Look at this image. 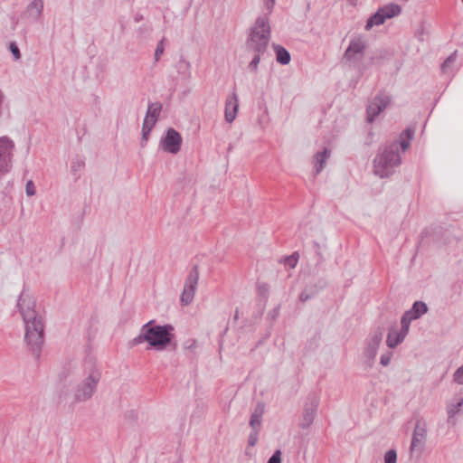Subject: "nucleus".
<instances>
[{
	"label": "nucleus",
	"instance_id": "obj_1",
	"mask_svg": "<svg viewBox=\"0 0 463 463\" xmlns=\"http://www.w3.org/2000/svg\"><path fill=\"white\" fill-rule=\"evenodd\" d=\"M413 136L411 129H406L401 135L400 141H392L383 150L379 151L373 160V173L381 178H385L392 175L394 167L402 163L399 154V147L405 151L410 146L409 139Z\"/></svg>",
	"mask_w": 463,
	"mask_h": 463
},
{
	"label": "nucleus",
	"instance_id": "obj_2",
	"mask_svg": "<svg viewBox=\"0 0 463 463\" xmlns=\"http://www.w3.org/2000/svg\"><path fill=\"white\" fill-rule=\"evenodd\" d=\"M101 368L96 360L86 359L82 364L81 380L73 388V402L82 403L96 393L101 380Z\"/></svg>",
	"mask_w": 463,
	"mask_h": 463
},
{
	"label": "nucleus",
	"instance_id": "obj_3",
	"mask_svg": "<svg viewBox=\"0 0 463 463\" xmlns=\"http://www.w3.org/2000/svg\"><path fill=\"white\" fill-rule=\"evenodd\" d=\"M174 327L171 325L157 326L151 320L145 324L139 335L133 339L135 345L146 342L152 348L162 351L172 343Z\"/></svg>",
	"mask_w": 463,
	"mask_h": 463
},
{
	"label": "nucleus",
	"instance_id": "obj_4",
	"mask_svg": "<svg viewBox=\"0 0 463 463\" xmlns=\"http://www.w3.org/2000/svg\"><path fill=\"white\" fill-rule=\"evenodd\" d=\"M270 39V27L267 16H260L247 40V49L253 52L264 53Z\"/></svg>",
	"mask_w": 463,
	"mask_h": 463
},
{
	"label": "nucleus",
	"instance_id": "obj_5",
	"mask_svg": "<svg viewBox=\"0 0 463 463\" xmlns=\"http://www.w3.org/2000/svg\"><path fill=\"white\" fill-rule=\"evenodd\" d=\"M24 342L33 355L39 357L43 344L44 325L42 317L24 320Z\"/></svg>",
	"mask_w": 463,
	"mask_h": 463
},
{
	"label": "nucleus",
	"instance_id": "obj_6",
	"mask_svg": "<svg viewBox=\"0 0 463 463\" xmlns=\"http://www.w3.org/2000/svg\"><path fill=\"white\" fill-rule=\"evenodd\" d=\"M14 148V142L10 137H0V175H6L12 170Z\"/></svg>",
	"mask_w": 463,
	"mask_h": 463
},
{
	"label": "nucleus",
	"instance_id": "obj_7",
	"mask_svg": "<svg viewBox=\"0 0 463 463\" xmlns=\"http://www.w3.org/2000/svg\"><path fill=\"white\" fill-rule=\"evenodd\" d=\"M427 433L428 430L426 423L424 421L418 420L412 432V438L410 446L411 457H420L425 449Z\"/></svg>",
	"mask_w": 463,
	"mask_h": 463
},
{
	"label": "nucleus",
	"instance_id": "obj_8",
	"mask_svg": "<svg viewBox=\"0 0 463 463\" xmlns=\"http://www.w3.org/2000/svg\"><path fill=\"white\" fill-rule=\"evenodd\" d=\"M400 13L401 7L396 4H391L381 7L367 20L365 30L369 31L375 25H381L386 21V19H391L398 15Z\"/></svg>",
	"mask_w": 463,
	"mask_h": 463
},
{
	"label": "nucleus",
	"instance_id": "obj_9",
	"mask_svg": "<svg viewBox=\"0 0 463 463\" xmlns=\"http://www.w3.org/2000/svg\"><path fill=\"white\" fill-rule=\"evenodd\" d=\"M199 280V270L197 266L193 267L191 269L187 279H185V283L184 286L183 292L180 297L181 303L184 306H188L194 300L195 291L197 288Z\"/></svg>",
	"mask_w": 463,
	"mask_h": 463
},
{
	"label": "nucleus",
	"instance_id": "obj_10",
	"mask_svg": "<svg viewBox=\"0 0 463 463\" xmlns=\"http://www.w3.org/2000/svg\"><path fill=\"white\" fill-rule=\"evenodd\" d=\"M17 307L23 317V320L41 317L34 309L35 300L33 297L26 290H23L19 296Z\"/></svg>",
	"mask_w": 463,
	"mask_h": 463
},
{
	"label": "nucleus",
	"instance_id": "obj_11",
	"mask_svg": "<svg viewBox=\"0 0 463 463\" xmlns=\"http://www.w3.org/2000/svg\"><path fill=\"white\" fill-rule=\"evenodd\" d=\"M182 140L181 135L175 129L168 128L159 142V147L165 152L175 155L181 149Z\"/></svg>",
	"mask_w": 463,
	"mask_h": 463
},
{
	"label": "nucleus",
	"instance_id": "obj_12",
	"mask_svg": "<svg viewBox=\"0 0 463 463\" xmlns=\"http://www.w3.org/2000/svg\"><path fill=\"white\" fill-rule=\"evenodd\" d=\"M383 335V328L377 327L368 337L366 347L364 349V356L367 359L369 366L373 365L376 356L379 345Z\"/></svg>",
	"mask_w": 463,
	"mask_h": 463
},
{
	"label": "nucleus",
	"instance_id": "obj_13",
	"mask_svg": "<svg viewBox=\"0 0 463 463\" xmlns=\"http://www.w3.org/2000/svg\"><path fill=\"white\" fill-rule=\"evenodd\" d=\"M391 98L385 93H379L367 106V121L373 122L374 118L390 104Z\"/></svg>",
	"mask_w": 463,
	"mask_h": 463
},
{
	"label": "nucleus",
	"instance_id": "obj_14",
	"mask_svg": "<svg viewBox=\"0 0 463 463\" xmlns=\"http://www.w3.org/2000/svg\"><path fill=\"white\" fill-rule=\"evenodd\" d=\"M319 405V398L316 394H311L306 402L303 419L300 424L301 428H308L314 421Z\"/></svg>",
	"mask_w": 463,
	"mask_h": 463
},
{
	"label": "nucleus",
	"instance_id": "obj_15",
	"mask_svg": "<svg viewBox=\"0 0 463 463\" xmlns=\"http://www.w3.org/2000/svg\"><path fill=\"white\" fill-rule=\"evenodd\" d=\"M365 47L366 40L364 37L358 36L352 39L345 52V58L350 61H357L363 56Z\"/></svg>",
	"mask_w": 463,
	"mask_h": 463
},
{
	"label": "nucleus",
	"instance_id": "obj_16",
	"mask_svg": "<svg viewBox=\"0 0 463 463\" xmlns=\"http://www.w3.org/2000/svg\"><path fill=\"white\" fill-rule=\"evenodd\" d=\"M239 109V100L236 93H232L231 96H229L226 99L225 103V120L228 123H232L238 112Z\"/></svg>",
	"mask_w": 463,
	"mask_h": 463
},
{
	"label": "nucleus",
	"instance_id": "obj_17",
	"mask_svg": "<svg viewBox=\"0 0 463 463\" xmlns=\"http://www.w3.org/2000/svg\"><path fill=\"white\" fill-rule=\"evenodd\" d=\"M463 410V395H458L453 398L451 402L447 407L448 422L451 425H455L456 421L454 417L457 413Z\"/></svg>",
	"mask_w": 463,
	"mask_h": 463
},
{
	"label": "nucleus",
	"instance_id": "obj_18",
	"mask_svg": "<svg viewBox=\"0 0 463 463\" xmlns=\"http://www.w3.org/2000/svg\"><path fill=\"white\" fill-rule=\"evenodd\" d=\"M265 412V405L262 402H259L254 411H252L250 419V426L251 430H260L262 417Z\"/></svg>",
	"mask_w": 463,
	"mask_h": 463
},
{
	"label": "nucleus",
	"instance_id": "obj_19",
	"mask_svg": "<svg viewBox=\"0 0 463 463\" xmlns=\"http://www.w3.org/2000/svg\"><path fill=\"white\" fill-rule=\"evenodd\" d=\"M408 333H403V330H398L396 327H392L387 335L386 344L390 348H394L403 342Z\"/></svg>",
	"mask_w": 463,
	"mask_h": 463
},
{
	"label": "nucleus",
	"instance_id": "obj_20",
	"mask_svg": "<svg viewBox=\"0 0 463 463\" xmlns=\"http://www.w3.org/2000/svg\"><path fill=\"white\" fill-rule=\"evenodd\" d=\"M330 156V150L324 148L322 152H318L315 155V169L316 174H319L325 167L326 160Z\"/></svg>",
	"mask_w": 463,
	"mask_h": 463
},
{
	"label": "nucleus",
	"instance_id": "obj_21",
	"mask_svg": "<svg viewBox=\"0 0 463 463\" xmlns=\"http://www.w3.org/2000/svg\"><path fill=\"white\" fill-rule=\"evenodd\" d=\"M43 10V0H33L26 8V12L29 14V15L33 17L34 19H37L42 15Z\"/></svg>",
	"mask_w": 463,
	"mask_h": 463
},
{
	"label": "nucleus",
	"instance_id": "obj_22",
	"mask_svg": "<svg viewBox=\"0 0 463 463\" xmlns=\"http://www.w3.org/2000/svg\"><path fill=\"white\" fill-rule=\"evenodd\" d=\"M408 312L412 316V318L418 319L428 312V306L425 302L416 301Z\"/></svg>",
	"mask_w": 463,
	"mask_h": 463
},
{
	"label": "nucleus",
	"instance_id": "obj_23",
	"mask_svg": "<svg viewBox=\"0 0 463 463\" xmlns=\"http://www.w3.org/2000/svg\"><path fill=\"white\" fill-rule=\"evenodd\" d=\"M277 61L280 64L287 65L290 61L289 52L280 45L274 44Z\"/></svg>",
	"mask_w": 463,
	"mask_h": 463
},
{
	"label": "nucleus",
	"instance_id": "obj_24",
	"mask_svg": "<svg viewBox=\"0 0 463 463\" xmlns=\"http://www.w3.org/2000/svg\"><path fill=\"white\" fill-rule=\"evenodd\" d=\"M162 109V105L159 102L149 104L146 116L157 120Z\"/></svg>",
	"mask_w": 463,
	"mask_h": 463
},
{
	"label": "nucleus",
	"instance_id": "obj_25",
	"mask_svg": "<svg viewBox=\"0 0 463 463\" xmlns=\"http://www.w3.org/2000/svg\"><path fill=\"white\" fill-rule=\"evenodd\" d=\"M412 320H416L415 318H412V316L406 311L401 319V329L403 330V333H409L410 325Z\"/></svg>",
	"mask_w": 463,
	"mask_h": 463
},
{
	"label": "nucleus",
	"instance_id": "obj_26",
	"mask_svg": "<svg viewBox=\"0 0 463 463\" xmlns=\"http://www.w3.org/2000/svg\"><path fill=\"white\" fill-rule=\"evenodd\" d=\"M164 51H165V38L161 39L156 47L155 54H154V59H155L156 62H157L161 59V56L163 55Z\"/></svg>",
	"mask_w": 463,
	"mask_h": 463
},
{
	"label": "nucleus",
	"instance_id": "obj_27",
	"mask_svg": "<svg viewBox=\"0 0 463 463\" xmlns=\"http://www.w3.org/2000/svg\"><path fill=\"white\" fill-rule=\"evenodd\" d=\"M457 58V52L451 53L442 63L441 70L443 72H447L448 69L455 62Z\"/></svg>",
	"mask_w": 463,
	"mask_h": 463
},
{
	"label": "nucleus",
	"instance_id": "obj_28",
	"mask_svg": "<svg viewBox=\"0 0 463 463\" xmlns=\"http://www.w3.org/2000/svg\"><path fill=\"white\" fill-rule=\"evenodd\" d=\"M318 291H319V288H315L314 290H311L310 292L308 291V288H305L299 296V300L302 302H306L308 299H310L312 297H314L316 294H317Z\"/></svg>",
	"mask_w": 463,
	"mask_h": 463
},
{
	"label": "nucleus",
	"instance_id": "obj_29",
	"mask_svg": "<svg viewBox=\"0 0 463 463\" xmlns=\"http://www.w3.org/2000/svg\"><path fill=\"white\" fill-rule=\"evenodd\" d=\"M384 463H397V453L395 449H389L385 452Z\"/></svg>",
	"mask_w": 463,
	"mask_h": 463
},
{
	"label": "nucleus",
	"instance_id": "obj_30",
	"mask_svg": "<svg viewBox=\"0 0 463 463\" xmlns=\"http://www.w3.org/2000/svg\"><path fill=\"white\" fill-rule=\"evenodd\" d=\"M259 432L260 430H251L249 438H248V444L251 447H254L259 439Z\"/></svg>",
	"mask_w": 463,
	"mask_h": 463
},
{
	"label": "nucleus",
	"instance_id": "obj_31",
	"mask_svg": "<svg viewBox=\"0 0 463 463\" xmlns=\"http://www.w3.org/2000/svg\"><path fill=\"white\" fill-rule=\"evenodd\" d=\"M190 62L186 61H180L179 62V72L184 75H190Z\"/></svg>",
	"mask_w": 463,
	"mask_h": 463
},
{
	"label": "nucleus",
	"instance_id": "obj_32",
	"mask_svg": "<svg viewBox=\"0 0 463 463\" xmlns=\"http://www.w3.org/2000/svg\"><path fill=\"white\" fill-rule=\"evenodd\" d=\"M9 50L13 54L15 61H18L21 58L20 50L15 43H11L9 45Z\"/></svg>",
	"mask_w": 463,
	"mask_h": 463
},
{
	"label": "nucleus",
	"instance_id": "obj_33",
	"mask_svg": "<svg viewBox=\"0 0 463 463\" xmlns=\"http://www.w3.org/2000/svg\"><path fill=\"white\" fill-rule=\"evenodd\" d=\"M156 121H157L156 119L151 118H148V117L146 116L145 118H144V122H143L142 128H146V129H148V130H152V128L156 125Z\"/></svg>",
	"mask_w": 463,
	"mask_h": 463
},
{
	"label": "nucleus",
	"instance_id": "obj_34",
	"mask_svg": "<svg viewBox=\"0 0 463 463\" xmlns=\"http://www.w3.org/2000/svg\"><path fill=\"white\" fill-rule=\"evenodd\" d=\"M281 456H282L281 450L277 449L272 454V456L268 459L267 463H281Z\"/></svg>",
	"mask_w": 463,
	"mask_h": 463
},
{
	"label": "nucleus",
	"instance_id": "obj_35",
	"mask_svg": "<svg viewBox=\"0 0 463 463\" xmlns=\"http://www.w3.org/2000/svg\"><path fill=\"white\" fill-rule=\"evenodd\" d=\"M392 357V352H386L384 354H383L381 355V358H380V363L383 366H387L389 365L390 362H391V359Z\"/></svg>",
	"mask_w": 463,
	"mask_h": 463
},
{
	"label": "nucleus",
	"instance_id": "obj_36",
	"mask_svg": "<svg viewBox=\"0 0 463 463\" xmlns=\"http://www.w3.org/2000/svg\"><path fill=\"white\" fill-rule=\"evenodd\" d=\"M255 53H256L255 56L253 57V59L251 60V61L249 64V68L251 71L257 70L258 64L260 63V55L262 54V53H259V52H255Z\"/></svg>",
	"mask_w": 463,
	"mask_h": 463
},
{
	"label": "nucleus",
	"instance_id": "obj_37",
	"mask_svg": "<svg viewBox=\"0 0 463 463\" xmlns=\"http://www.w3.org/2000/svg\"><path fill=\"white\" fill-rule=\"evenodd\" d=\"M25 193L28 196H33L35 194V186L32 180L27 181L25 184Z\"/></svg>",
	"mask_w": 463,
	"mask_h": 463
},
{
	"label": "nucleus",
	"instance_id": "obj_38",
	"mask_svg": "<svg viewBox=\"0 0 463 463\" xmlns=\"http://www.w3.org/2000/svg\"><path fill=\"white\" fill-rule=\"evenodd\" d=\"M454 382L463 384V365L460 366L454 373Z\"/></svg>",
	"mask_w": 463,
	"mask_h": 463
},
{
	"label": "nucleus",
	"instance_id": "obj_39",
	"mask_svg": "<svg viewBox=\"0 0 463 463\" xmlns=\"http://www.w3.org/2000/svg\"><path fill=\"white\" fill-rule=\"evenodd\" d=\"M84 166V162L80 159H77L71 164V171L76 173L80 171Z\"/></svg>",
	"mask_w": 463,
	"mask_h": 463
},
{
	"label": "nucleus",
	"instance_id": "obj_40",
	"mask_svg": "<svg viewBox=\"0 0 463 463\" xmlns=\"http://www.w3.org/2000/svg\"><path fill=\"white\" fill-rule=\"evenodd\" d=\"M150 131L151 130H148V129H146V128H142V137H141V141H140V145L141 146H145L148 138H149V134H150Z\"/></svg>",
	"mask_w": 463,
	"mask_h": 463
},
{
	"label": "nucleus",
	"instance_id": "obj_41",
	"mask_svg": "<svg viewBox=\"0 0 463 463\" xmlns=\"http://www.w3.org/2000/svg\"><path fill=\"white\" fill-rule=\"evenodd\" d=\"M297 260H298L294 257V255H292V256H290L289 258L287 259L288 263L292 268H294L296 266Z\"/></svg>",
	"mask_w": 463,
	"mask_h": 463
},
{
	"label": "nucleus",
	"instance_id": "obj_42",
	"mask_svg": "<svg viewBox=\"0 0 463 463\" xmlns=\"http://www.w3.org/2000/svg\"><path fill=\"white\" fill-rule=\"evenodd\" d=\"M258 290L260 294H266L268 292V287L266 284L259 285Z\"/></svg>",
	"mask_w": 463,
	"mask_h": 463
},
{
	"label": "nucleus",
	"instance_id": "obj_43",
	"mask_svg": "<svg viewBox=\"0 0 463 463\" xmlns=\"http://www.w3.org/2000/svg\"><path fill=\"white\" fill-rule=\"evenodd\" d=\"M275 4V0H267L265 3L266 8L271 11Z\"/></svg>",
	"mask_w": 463,
	"mask_h": 463
},
{
	"label": "nucleus",
	"instance_id": "obj_44",
	"mask_svg": "<svg viewBox=\"0 0 463 463\" xmlns=\"http://www.w3.org/2000/svg\"><path fill=\"white\" fill-rule=\"evenodd\" d=\"M349 5H353V6H355L359 0H345Z\"/></svg>",
	"mask_w": 463,
	"mask_h": 463
},
{
	"label": "nucleus",
	"instance_id": "obj_45",
	"mask_svg": "<svg viewBox=\"0 0 463 463\" xmlns=\"http://www.w3.org/2000/svg\"><path fill=\"white\" fill-rule=\"evenodd\" d=\"M306 288H308V291L314 290L315 288H319V290L322 288V287H317V285L314 286H308Z\"/></svg>",
	"mask_w": 463,
	"mask_h": 463
},
{
	"label": "nucleus",
	"instance_id": "obj_46",
	"mask_svg": "<svg viewBox=\"0 0 463 463\" xmlns=\"http://www.w3.org/2000/svg\"><path fill=\"white\" fill-rule=\"evenodd\" d=\"M463 2V0H461Z\"/></svg>",
	"mask_w": 463,
	"mask_h": 463
}]
</instances>
